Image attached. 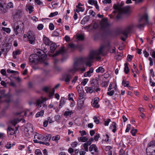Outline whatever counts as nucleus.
I'll list each match as a JSON object with an SVG mask.
<instances>
[{
	"label": "nucleus",
	"mask_w": 155,
	"mask_h": 155,
	"mask_svg": "<svg viewBox=\"0 0 155 155\" xmlns=\"http://www.w3.org/2000/svg\"><path fill=\"white\" fill-rule=\"evenodd\" d=\"M104 47V46L102 45L97 50L90 51L87 57L81 59L82 61L85 63L87 66H91V62L94 59H95L97 61L100 60L101 58L99 55L103 53Z\"/></svg>",
	"instance_id": "nucleus-1"
},
{
	"label": "nucleus",
	"mask_w": 155,
	"mask_h": 155,
	"mask_svg": "<svg viewBox=\"0 0 155 155\" xmlns=\"http://www.w3.org/2000/svg\"><path fill=\"white\" fill-rule=\"evenodd\" d=\"M46 57L44 51L41 50L37 51L36 54H31L29 57V60L30 62L36 63L40 61L45 60Z\"/></svg>",
	"instance_id": "nucleus-2"
},
{
	"label": "nucleus",
	"mask_w": 155,
	"mask_h": 155,
	"mask_svg": "<svg viewBox=\"0 0 155 155\" xmlns=\"http://www.w3.org/2000/svg\"><path fill=\"white\" fill-rule=\"evenodd\" d=\"M10 50V38L9 37H5L2 46L1 47L0 51V57L2 53L5 56L7 55V53Z\"/></svg>",
	"instance_id": "nucleus-3"
},
{
	"label": "nucleus",
	"mask_w": 155,
	"mask_h": 155,
	"mask_svg": "<svg viewBox=\"0 0 155 155\" xmlns=\"http://www.w3.org/2000/svg\"><path fill=\"white\" fill-rule=\"evenodd\" d=\"M24 25L23 22L21 21L15 22L14 25V29L15 34L17 35L19 34L21 35L23 34Z\"/></svg>",
	"instance_id": "nucleus-4"
},
{
	"label": "nucleus",
	"mask_w": 155,
	"mask_h": 155,
	"mask_svg": "<svg viewBox=\"0 0 155 155\" xmlns=\"http://www.w3.org/2000/svg\"><path fill=\"white\" fill-rule=\"evenodd\" d=\"M113 8L115 10L113 12L114 13L118 12L119 14L122 13H127L129 11L130 8L128 6L121 7L120 5L114 4L113 5Z\"/></svg>",
	"instance_id": "nucleus-5"
},
{
	"label": "nucleus",
	"mask_w": 155,
	"mask_h": 155,
	"mask_svg": "<svg viewBox=\"0 0 155 155\" xmlns=\"http://www.w3.org/2000/svg\"><path fill=\"white\" fill-rule=\"evenodd\" d=\"M27 38V40L30 44L34 45L35 43L36 40L35 35L34 32L29 31L27 34H25L23 36L24 38Z\"/></svg>",
	"instance_id": "nucleus-6"
},
{
	"label": "nucleus",
	"mask_w": 155,
	"mask_h": 155,
	"mask_svg": "<svg viewBox=\"0 0 155 155\" xmlns=\"http://www.w3.org/2000/svg\"><path fill=\"white\" fill-rule=\"evenodd\" d=\"M110 24L107 18H104L101 20L100 22V27L102 30L107 31L110 29Z\"/></svg>",
	"instance_id": "nucleus-7"
},
{
	"label": "nucleus",
	"mask_w": 155,
	"mask_h": 155,
	"mask_svg": "<svg viewBox=\"0 0 155 155\" xmlns=\"http://www.w3.org/2000/svg\"><path fill=\"white\" fill-rule=\"evenodd\" d=\"M91 87L94 91V93H98L101 91L99 87L98 80L96 78L93 79L91 81Z\"/></svg>",
	"instance_id": "nucleus-8"
},
{
	"label": "nucleus",
	"mask_w": 155,
	"mask_h": 155,
	"mask_svg": "<svg viewBox=\"0 0 155 155\" xmlns=\"http://www.w3.org/2000/svg\"><path fill=\"white\" fill-rule=\"evenodd\" d=\"M23 131L27 137L29 136L32 134L33 131L32 125L30 123H27L25 127H23Z\"/></svg>",
	"instance_id": "nucleus-9"
},
{
	"label": "nucleus",
	"mask_w": 155,
	"mask_h": 155,
	"mask_svg": "<svg viewBox=\"0 0 155 155\" xmlns=\"http://www.w3.org/2000/svg\"><path fill=\"white\" fill-rule=\"evenodd\" d=\"M43 136L42 135L36 133L35 135L33 141L35 143L45 144V142L41 141V140H43Z\"/></svg>",
	"instance_id": "nucleus-10"
},
{
	"label": "nucleus",
	"mask_w": 155,
	"mask_h": 155,
	"mask_svg": "<svg viewBox=\"0 0 155 155\" xmlns=\"http://www.w3.org/2000/svg\"><path fill=\"white\" fill-rule=\"evenodd\" d=\"M79 65V64L78 62H75L73 64V68L69 69L68 71L72 73L75 72L78 70Z\"/></svg>",
	"instance_id": "nucleus-11"
},
{
	"label": "nucleus",
	"mask_w": 155,
	"mask_h": 155,
	"mask_svg": "<svg viewBox=\"0 0 155 155\" xmlns=\"http://www.w3.org/2000/svg\"><path fill=\"white\" fill-rule=\"evenodd\" d=\"M0 98L1 99L3 98L5 102L8 103L10 101V94H2Z\"/></svg>",
	"instance_id": "nucleus-12"
},
{
	"label": "nucleus",
	"mask_w": 155,
	"mask_h": 155,
	"mask_svg": "<svg viewBox=\"0 0 155 155\" xmlns=\"http://www.w3.org/2000/svg\"><path fill=\"white\" fill-rule=\"evenodd\" d=\"M99 100V98L97 97L94 98V100L91 102V104L93 107L97 108L99 107L100 105L98 104Z\"/></svg>",
	"instance_id": "nucleus-13"
},
{
	"label": "nucleus",
	"mask_w": 155,
	"mask_h": 155,
	"mask_svg": "<svg viewBox=\"0 0 155 155\" xmlns=\"http://www.w3.org/2000/svg\"><path fill=\"white\" fill-rule=\"evenodd\" d=\"M48 100V99L46 97H41L40 99L37 100V105L38 106V107L40 108L41 106V104L43 103Z\"/></svg>",
	"instance_id": "nucleus-14"
},
{
	"label": "nucleus",
	"mask_w": 155,
	"mask_h": 155,
	"mask_svg": "<svg viewBox=\"0 0 155 155\" xmlns=\"http://www.w3.org/2000/svg\"><path fill=\"white\" fill-rule=\"evenodd\" d=\"M51 138V136L50 134H48L46 135L45 137H43V140L46 141V143L45 142V144L46 145H49V143H48V142L49 141Z\"/></svg>",
	"instance_id": "nucleus-15"
},
{
	"label": "nucleus",
	"mask_w": 155,
	"mask_h": 155,
	"mask_svg": "<svg viewBox=\"0 0 155 155\" xmlns=\"http://www.w3.org/2000/svg\"><path fill=\"white\" fill-rule=\"evenodd\" d=\"M65 53V51L64 48H61L60 50L57 51L55 54L52 55L53 57H55L59 54H63Z\"/></svg>",
	"instance_id": "nucleus-16"
},
{
	"label": "nucleus",
	"mask_w": 155,
	"mask_h": 155,
	"mask_svg": "<svg viewBox=\"0 0 155 155\" xmlns=\"http://www.w3.org/2000/svg\"><path fill=\"white\" fill-rule=\"evenodd\" d=\"M43 40L44 43L47 45H49L51 43V41L49 39L44 35L43 36Z\"/></svg>",
	"instance_id": "nucleus-17"
},
{
	"label": "nucleus",
	"mask_w": 155,
	"mask_h": 155,
	"mask_svg": "<svg viewBox=\"0 0 155 155\" xmlns=\"http://www.w3.org/2000/svg\"><path fill=\"white\" fill-rule=\"evenodd\" d=\"M50 45V51L51 53H53L57 48V45L54 42L51 43Z\"/></svg>",
	"instance_id": "nucleus-18"
},
{
	"label": "nucleus",
	"mask_w": 155,
	"mask_h": 155,
	"mask_svg": "<svg viewBox=\"0 0 155 155\" xmlns=\"http://www.w3.org/2000/svg\"><path fill=\"white\" fill-rule=\"evenodd\" d=\"M131 26L128 27L127 28L122 31V33L125 37H127L128 34L131 30Z\"/></svg>",
	"instance_id": "nucleus-19"
},
{
	"label": "nucleus",
	"mask_w": 155,
	"mask_h": 155,
	"mask_svg": "<svg viewBox=\"0 0 155 155\" xmlns=\"http://www.w3.org/2000/svg\"><path fill=\"white\" fill-rule=\"evenodd\" d=\"M27 11H29V13L31 14L33 11L34 7L29 4H27L26 6Z\"/></svg>",
	"instance_id": "nucleus-20"
},
{
	"label": "nucleus",
	"mask_w": 155,
	"mask_h": 155,
	"mask_svg": "<svg viewBox=\"0 0 155 155\" xmlns=\"http://www.w3.org/2000/svg\"><path fill=\"white\" fill-rule=\"evenodd\" d=\"M90 18V16L89 15L85 16L81 21V23L82 25H84L86 23Z\"/></svg>",
	"instance_id": "nucleus-21"
},
{
	"label": "nucleus",
	"mask_w": 155,
	"mask_h": 155,
	"mask_svg": "<svg viewBox=\"0 0 155 155\" xmlns=\"http://www.w3.org/2000/svg\"><path fill=\"white\" fill-rule=\"evenodd\" d=\"M94 69L92 68H90L89 70L85 73L84 74V77H90L91 76V74L93 72Z\"/></svg>",
	"instance_id": "nucleus-22"
},
{
	"label": "nucleus",
	"mask_w": 155,
	"mask_h": 155,
	"mask_svg": "<svg viewBox=\"0 0 155 155\" xmlns=\"http://www.w3.org/2000/svg\"><path fill=\"white\" fill-rule=\"evenodd\" d=\"M93 150H94L95 152H97L98 151L97 148L95 144H92L89 148V151H91Z\"/></svg>",
	"instance_id": "nucleus-23"
},
{
	"label": "nucleus",
	"mask_w": 155,
	"mask_h": 155,
	"mask_svg": "<svg viewBox=\"0 0 155 155\" xmlns=\"http://www.w3.org/2000/svg\"><path fill=\"white\" fill-rule=\"evenodd\" d=\"M85 90L86 91L87 93H90L91 94L93 92L94 93V91L93 89H92V87H85Z\"/></svg>",
	"instance_id": "nucleus-24"
},
{
	"label": "nucleus",
	"mask_w": 155,
	"mask_h": 155,
	"mask_svg": "<svg viewBox=\"0 0 155 155\" xmlns=\"http://www.w3.org/2000/svg\"><path fill=\"white\" fill-rule=\"evenodd\" d=\"M116 124L115 122H113L112 124L110 127V129L112 130V131L114 133H115L117 130Z\"/></svg>",
	"instance_id": "nucleus-25"
},
{
	"label": "nucleus",
	"mask_w": 155,
	"mask_h": 155,
	"mask_svg": "<svg viewBox=\"0 0 155 155\" xmlns=\"http://www.w3.org/2000/svg\"><path fill=\"white\" fill-rule=\"evenodd\" d=\"M22 12V11L21 9L14 10L12 12V14L13 15H20L21 14Z\"/></svg>",
	"instance_id": "nucleus-26"
},
{
	"label": "nucleus",
	"mask_w": 155,
	"mask_h": 155,
	"mask_svg": "<svg viewBox=\"0 0 155 155\" xmlns=\"http://www.w3.org/2000/svg\"><path fill=\"white\" fill-rule=\"evenodd\" d=\"M148 15L147 14H145L142 16L140 18L139 20V22L140 23L142 21L144 20L146 22H147L148 21Z\"/></svg>",
	"instance_id": "nucleus-27"
},
{
	"label": "nucleus",
	"mask_w": 155,
	"mask_h": 155,
	"mask_svg": "<svg viewBox=\"0 0 155 155\" xmlns=\"http://www.w3.org/2000/svg\"><path fill=\"white\" fill-rule=\"evenodd\" d=\"M72 77V76L70 74H67L64 77V81L67 82H69Z\"/></svg>",
	"instance_id": "nucleus-28"
},
{
	"label": "nucleus",
	"mask_w": 155,
	"mask_h": 155,
	"mask_svg": "<svg viewBox=\"0 0 155 155\" xmlns=\"http://www.w3.org/2000/svg\"><path fill=\"white\" fill-rule=\"evenodd\" d=\"M65 103V101L64 98L63 97H61L59 104V108H61L62 106Z\"/></svg>",
	"instance_id": "nucleus-29"
},
{
	"label": "nucleus",
	"mask_w": 155,
	"mask_h": 155,
	"mask_svg": "<svg viewBox=\"0 0 155 155\" xmlns=\"http://www.w3.org/2000/svg\"><path fill=\"white\" fill-rule=\"evenodd\" d=\"M21 120H19L17 119H14L10 121V124H11L14 126H15L17 123H18Z\"/></svg>",
	"instance_id": "nucleus-30"
},
{
	"label": "nucleus",
	"mask_w": 155,
	"mask_h": 155,
	"mask_svg": "<svg viewBox=\"0 0 155 155\" xmlns=\"http://www.w3.org/2000/svg\"><path fill=\"white\" fill-rule=\"evenodd\" d=\"M96 72L97 73H102L104 72L105 69L102 67H100L97 69L96 70Z\"/></svg>",
	"instance_id": "nucleus-31"
},
{
	"label": "nucleus",
	"mask_w": 155,
	"mask_h": 155,
	"mask_svg": "<svg viewBox=\"0 0 155 155\" xmlns=\"http://www.w3.org/2000/svg\"><path fill=\"white\" fill-rule=\"evenodd\" d=\"M20 51L18 50H17L15 51H13V58H16V56L17 55H19L20 54Z\"/></svg>",
	"instance_id": "nucleus-32"
},
{
	"label": "nucleus",
	"mask_w": 155,
	"mask_h": 155,
	"mask_svg": "<svg viewBox=\"0 0 155 155\" xmlns=\"http://www.w3.org/2000/svg\"><path fill=\"white\" fill-rule=\"evenodd\" d=\"M44 113V111L43 110H41L40 112H38L36 114L35 116L36 117L42 116H43Z\"/></svg>",
	"instance_id": "nucleus-33"
},
{
	"label": "nucleus",
	"mask_w": 155,
	"mask_h": 155,
	"mask_svg": "<svg viewBox=\"0 0 155 155\" xmlns=\"http://www.w3.org/2000/svg\"><path fill=\"white\" fill-rule=\"evenodd\" d=\"M124 71L125 73L127 74L129 72V70L128 67V63H125L124 64Z\"/></svg>",
	"instance_id": "nucleus-34"
},
{
	"label": "nucleus",
	"mask_w": 155,
	"mask_h": 155,
	"mask_svg": "<svg viewBox=\"0 0 155 155\" xmlns=\"http://www.w3.org/2000/svg\"><path fill=\"white\" fill-rule=\"evenodd\" d=\"M77 9L76 10V12L78 13L79 12L81 11L83 12L84 11V9L81 7H79V6H77Z\"/></svg>",
	"instance_id": "nucleus-35"
},
{
	"label": "nucleus",
	"mask_w": 155,
	"mask_h": 155,
	"mask_svg": "<svg viewBox=\"0 0 155 155\" xmlns=\"http://www.w3.org/2000/svg\"><path fill=\"white\" fill-rule=\"evenodd\" d=\"M129 81H126L125 80H123L122 81V84L125 87H127L129 85Z\"/></svg>",
	"instance_id": "nucleus-36"
},
{
	"label": "nucleus",
	"mask_w": 155,
	"mask_h": 155,
	"mask_svg": "<svg viewBox=\"0 0 155 155\" xmlns=\"http://www.w3.org/2000/svg\"><path fill=\"white\" fill-rule=\"evenodd\" d=\"M155 141H152L150 142L148 144V146L149 147H151V148H153L155 147Z\"/></svg>",
	"instance_id": "nucleus-37"
},
{
	"label": "nucleus",
	"mask_w": 155,
	"mask_h": 155,
	"mask_svg": "<svg viewBox=\"0 0 155 155\" xmlns=\"http://www.w3.org/2000/svg\"><path fill=\"white\" fill-rule=\"evenodd\" d=\"M17 127H15V129L14 130L12 128H10V135H12L15 134L16 132L17 131Z\"/></svg>",
	"instance_id": "nucleus-38"
},
{
	"label": "nucleus",
	"mask_w": 155,
	"mask_h": 155,
	"mask_svg": "<svg viewBox=\"0 0 155 155\" xmlns=\"http://www.w3.org/2000/svg\"><path fill=\"white\" fill-rule=\"evenodd\" d=\"M73 113V112L72 110H68L65 111L64 113V115L66 116H68L70 115Z\"/></svg>",
	"instance_id": "nucleus-39"
},
{
	"label": "nucleus",
	"mask_w": 155,
	"mask_h": 155,
	"mask_svg": "<svg viewBox=\"0 0 155 155\" xmlns=\"http://www.w3.org/2000/svg\"><path fill=\"white\" fill-rule=\"evenodd\" d=\"M60 138V136L59 135H57L55 136H53L52 137V140L55 141H57L59 140Z\"/></svg>",
	"instance_id": "nucleus-40"
},
{
	"label": "nucleus",
	"mask_w": 155,
	"mask_h": 155,
	"mask_svg": "<svg viewBox=\"0 0 155 155\" xmlns=\"http://www.w3.org/2000/svg\"><path fill=\"white\" fill-rule=\"evenodd\" d=\"M35 153L36 155H42L41 150L39 149H37L35 150Z\"/></svg>",
	"instance_id": "nucleus-41"
},
{
	"label": "nucleus",
	"mask_w": 155,
	"mask_h": 155,
	"mask_svg": "<svg viewBox=\"0 0 155 155\" xmlns=\"http://www.w3.org/2000/svg\"><path fill=\"white\" fill-rule=\"evenodd\" d=\"M88 2L91 5H94L97 2L95 0H89Z\"/></svg>",
	"instance_id": "nucleus-42"
},
{
	"label": "nucleus",
	"mask_w": 155,
	"mask_h": 155,
	"mask_svg": "<svg viewBox=\"0 0 155 155\" xmlns=\"http://www.w3.org/2000/svg\"><path fill=\"white\" fill-rule=\"evenodd\" d=\"M58 12H54L51 13L49 15V17H52L54 16L57 15L58 14Z\"/></svg>",
	"instance_id": "nucleus-43"
},
{
	"label": "nucleus",
	"mask_w": 155,
	"mask_h": 155,
	"mask_svg": "<svg viewBox=\"0 0 155 155\" xmlns=\"http://www.w3.org/2000/svg\"><path fill=\"white\" fill-rule=\"evenodd\" d=\"M80 140L82 142H85L87 140V138L86 137H81L80 138Z\"/></svg>",
	"instance_id": "nucleus-44"
},
{
	"label": "nucleus",
	"mask_w": 155,
	"mask_h": 155,
	"mask_svg": "<svg viewBox=\"0 0 155 155\" xmlns=\"http://www.w3.org/2000/svg\"><path fill=\"white\" fill-rule=\"evenodd\" d=\"M84 102L83 101H80L78 102V104L79 107H81L84 105Z\"/></svg>",
	"instance_id": "nucleus-45"
},
{
	"label": "nucleus",
	"mask_w": 155,
	"mask_h": 155,
	"mask_svg": "<svg viewBox=\"0 0 155 155\" xmlns=\"http://www.w3.org/2000/svg\"><path fill=\"white\" fill-rule=\"evenodd\" d=\"M100 137V134H99L97 133L94 137V140L95 141H97L98 140L99 138Z\"/></svg>",
	"instance_id": "nucleus-46"
},
{
	"label": "nucleus",
	"mask_w": 155,
	"mask_h": 155,
	"mask_svg": "<svg viewBox=\"0 0 155 155\" xmlns=\"http://www.w3.org/2000/svg\"><path fill=\"white\" fill-rule=\"evenodd\" d=\"M88 81V79L87 78L84 79L81 83V84L84 86L87 84Z\"/></svg>",
	"instance_id": "nucleus-47"
},
{
	"label": "nucleus",
	"mask_w": 155,
	"mask_h": 155,
	"mask_svg": "<svg viewBox=\"0 0 155 155\" xmlns=\"http://www.w3.org/2000/svg\"><path fill=\"white\" fill-rule=\"evenodd\" d=\"M77 38L79 40H83L84 39V37L82 35H79L77 36Z\"/></svg>",
	"instance_id": "nucleus-48"
},
{
	"label": "nucleus",
	"mask_w": 155,
	"mask_h": 155,
	"mask_svg": "<svg viewBox=\"0 0 155 155\" xmlns=\"http://www.w3.org/2000/svg\"><path fill=\"white\" fill-rule=\"evenodd\" d=\"M2 30L8 33H10V28L5 27H2Z\"/></svg>",
	"instance_id": "nucleus-49"
},
{
	"label": "nucleus",
	"mask_w": 155,
	"mask_h": 155,
	"mask_svg": "<svg viewBox=\"0 0 155 155\" xmlns=\"http://www.w3.org/2000/svg\"><path fill=\"white\" fill-rule=\"evenodd\" d=\"M144 25L143 23L139 24L138 25H137V27L138 28H139L140 29H141L144 27Z\"/></svg>",
	"instance_id": "nucleus-50"
},
{
	"label": "nucleus",
	"mask_w": 155,
	"mask_h": 155,
	"mask_svg": "<svg viewBox=\"0 0 155 155\" xmlns=\"http://www.w3.org/2000/svg\"><path fill=\"white\" fill-rule=\"evenodd\" d=\"M108 84V82L107 81H104L101 84L102 86L104 87H106Z\"/></svg>",
	"instance_id": "nucleus-51"
},
{
	"label": "nucleus",
	"mask_w": 155,
	"mask_h": 155,
	"mask_svg": "<svg viewBox=\"0 0 155 155\" xmlns=\"http://www.w3.org/2000/svg\"><path fill=\"white\" fill-rule=\"evenodd\" d=\"M74 95V94L73 93H72L71 94H69L68 95V98L69 100L73 101L74 100L72 98V97Z\"/></svg>",
	"instance_id": "nucleus-52"
},
{
	"label": "nucleus",
	"mask_w": 155,
	"mask_h": 155,
	"mask_svg": "<svg viewBox=\"0 0 155 155\" xmlns=\"http://www.w3.org/2000/svg\"><path fill=\"white\" fill-rule=\"evenodd\" d=\"M114 91L111 90L110 91H109V92H107V94L110 96H112L114 94Z\"/></svg>",
	"instance_id": "nucleus-53"
},
{
	"label": "nucleus",
	"mask_w": 155,
	"mask_h": 155,
	"mask_svg": "<svg viewBox=\"0 0 155 155\" xmlns=\"http://www.w3.org/2000/svg\"><path fill=\"white\" fill-rule=\"evenodd\" d=\"M137 130L136 129H132L130 131L131 133L132 134L133 136H135V133L137 132Z\"/></svg>",
	"instance_id": "nucleus-54"
},
{
	"label": "nucleus",
	"mask_w": 155,
	"mask_h": 155,
	"mask_svg": "<svg viewBox=\"0 0 155 155\" xmlns=\"http://www.w3.org/2000/svg\"><path fill=\"white\" fill-rule=\"evenodd\" d=\"M111 121V120L110 119H108L104 121V125L105 126H107L110 122Z\"/></svg>",
	"instance_id": "nucleus-55"
},
{
	"label": "nucleus",
	"mask_w": 155,
	"mask_h": 155,
	"mask_svg": "<svg viewBox=\"0 0 155 155\" xmlns=\"http://www.w3.org/2000/svg\"><path fill=\"white\" fill-rule=\"evenodd\" d=\"M78 143L77 142H74L72 143L71 144V147L73 148H74L76 147L78 145Z\"/></svg>",
	"instance_id": "nucleus-56"
},
{
	"label": "nucleus",
	"mask_w": 155,
	"mask_h": 155,
	"mask_svg": "<svg viewBox=\"0 0 155 155\" xmlns=\"http://www.w3.org/2000/svg\"><path fill=\"white\" fill-rule=\"evenodd\" d=\"M93 119L94 120V122L96 124H98L99 123V121L96 116H94L93 117Z\"/></svg>",
	"instance_id": "nucleus-57"
},
{
	"label": "nucleus",
	"mask_w": 155,
	"mask_h": 155,
	"mask_svg": "<svg viewBox=\"0 0 155 155\" xmlns=\"http://www.w3.org/2000/svg\"><path fill=\"white\" fill-rule=\"evenodd\" d=\"M83 147L85 151L87 152L88 151V145H87L86 143H84V144Z\"/></svg>",
	"instance_id": "nucleus-58"
},
{
	"label": "nucleus",
	"mask_w": 155,
	"mask_h": 155,
	"mask_svg": "<svg viewBox=\"0 0 155 155\" xmlns=\"http://www.w3.org/2000/svg\"><path fill=\"white\" fill-rule=\"evenodd\" d=\"M49 28L51 30H52L54 29V26L52 23H50L49 25Z\"/></svg>",
	"instance_id": "nucleus-59"
},
{
	"label": "nucleus",
	"mask_w": 155,
	"mask_h": 155,
	"mask_svg": "<svg viewBox=\"0 0 155 155\" xmlns=\"http://www.w3.org/2000/svg\"><path fill=\"white\" fill-rule=\"evenodd\" d=\"M43 25L42 24H39L37 27V28L39 30H41L43 28Z\"/></svg>",
	"instance_id": "nucleus-60"
},
{
	"label": "nucleus",
	"mask_w": 155,
	"mask_h": 155,
	"mask_svg": "<svg viewBox=\"0 0 155 155\" xmlns=\"http://www.w3.org/2000/svg\"><path fill=\"white\" fill-rule=\"evenodd\" d=\"M86 153V152L83 149H81L80 152V155H84Z\"/></svg>",
	"instance_id": "nucleus-61"
},
{
	"label": "nucleus",
	"mask_w": 155,
	"mask_h": 155,
	"mask_svg": "<svg viewBox=\"0 0 155 155\" xmlns=\"http://www.w3.org/2000/svg\"><path fill=\"white\" fill-rule=\"evenodd\" d=\"M52 36H58L59 35V33L57 31H54L52 34Z\"/></svg>",
	"instance_id": "nucleus-62"
},
{
	"label": "nucleus",
	"mask_w": 155,
	"mask_h": 155,
	"mask_svg": "<svg viewBox=\"0 0 155 155\" xmlns=\"http://www.w3.org/2000/svg\"><path fill=\"white\" fill-rule=\"evenodd\" d=\"M150 82L151 86L154 87L155 86V83L152 81V79L150 78Z\"/></svg>",
	"instance_id": "nucleus-63"
},
{
	"label": "nucleus",
	"mask_w": 155,
	"mask_h": 155,
	"mask_svg": "<svg viewBox=\"0 0 155 155\" xmlns=\"http://www.w3.org/2000/svg\"><path fill=\"white\" fill-rule=\"evenodd\" d=\"M133 56H132L131 55H129V54L128 55H127V60L129 61H131V60L133 58Z\"/></svg>",
	"instance_id": "nucleus-64"
}]
</instances>
